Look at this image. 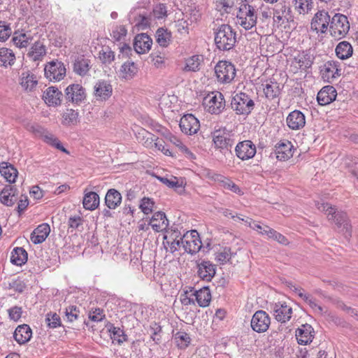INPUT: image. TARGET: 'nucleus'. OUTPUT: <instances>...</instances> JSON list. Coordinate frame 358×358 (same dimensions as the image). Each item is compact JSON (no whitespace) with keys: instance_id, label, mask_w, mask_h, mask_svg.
Masks as SVG:
<instances>
[{"instance_id":"1","label":"nucleus","mask_w":358,"mask_h":358,"mask_svg":"<svg viewBox=\"0 0 358 358\" xmlns=\"http://www.w3.org/2000/svg\"><path fill=\"white\" fill-rule=\"evenodd\" d=\"M255 103L245 92H238L233 96L231 101V109L236 115L248 116L255 108Z\"/></svg>"},{"instance_id":"2","label":"nucleus","mask_w":358,"mask_h":358,"mask_svg":"<svg viewBox=\"0 0 358 358\" xmlns=\"http://www.w3.org/2000/svg\"><path fill=\"white\" fill-rule=\"evenodd\" d=\"M350 29L348 17L340 13H336L330 20L329 33L335 40L345 37Z\"/></svg>"},{"instance_id":"3","label":"nucleus","mask_w":358,"mask_h":358,"mask_svg":"<svg viewBox=\"0 0 358 358\" xmlns=\"http://www.w3.org/2000/svg\"><path fill=\"white\" fill-rule=\"evenodd\" d=\"M236 17V23L245 29L252 28L256 24L257 20L255 9L246 3L240 6Z\"/></svg>"},{"instance_id":"4","label":"nucleus","mask_w":358,"mask_h":358,"mask_svg":"<svg viewBox=\"0 0 358 358\" xmlns=\"http://www.w3.org/2000/svg\"><path fill=\"white\" fill-rule=\"evenodd\" d=\"M181 244L185 251L191 255L198 252L202 247L199 233L196 230L185 233L181 238Z\"/></svg>"},{"instance_id":"5","label":"nucleus","mask_w":358,"mask_h":358,"mask_svg":"<svg viewBox=\"0 0 358 358\" xmlns=\"http://www.w3.org/2000/svg\"><path fill=\"white\" fill-rule=\"evenodd\" d=\"M215 73L218 81L229 83L236 76V69L229 62L220 61L215 66Z\"/></svg>"},{"instance_id":"6","label":"nucleus","mask_w":358,"mask_h":358,"mask_svg":"<svg viewBox=\"0 0 358 358\" xmlns=\"http://www.w3.org/2000/svg\"><path fill=\"white\" fill-rule=\"evenodd\" d=\"M294 15L288 3L282 1L275 6L273 10V22L278 25L294 22Z\"/></svg>"},{"instance_id":"7","label":"nucleus","mask_w":358,"mask_h":358,"mask_svg":"<svg viewBox=\"0 0 358 358\" xmlns=\"http://www.w3.org/2000/svg\"><path fill=\"white\" fill-rule=\"evenodd\" d=\"M320 75L324 82L332 83L341 76L340 63L336 61H328L320 66Z\"/></svg>"},{"instance_id":"8","label":"nucleus","mask_w":358,"mask_h":358,"mask_svg":"<svg viewBox=\"0 0 358 358\" xmlns=\"http://www.w3.org/2000/svg\"><path fill=\"white\" fill-rule=\"evenodd\" d=\"M45 76L50 81H59L66 76V68L62 62L52 61L45 65Z\"/></svg>"},{"instance_id":"9","label":"nucleus","mask_w":358,"mask_h":358,"mask_svg":"<svg viewBox=\"0 0 358 358\" xmlns=\"http://www.w3.org/2000/svg\"><path fill=\"white\" fill-rule=\"evenodd\" d=\"M204 104L211 114H220L225 107V101L222 93L216 92L204 99Z\"/></svg>"},{"instance_id":"10","label":"nucleus","mask_w":358,"mask_h":358,"mask_svg":"<svg viewBox=\"0 0 358 358\" xmlns=\"http://www.w3.org/2000/svg\"><path fill=\"white\" fill-rule=\"evenodd\" d=\"M215 45H234L236 34L228 24H222L215 32Z\"/></svg>"},{"instance_id":"11","label":"nucleus","mask_w":358,"mask_h":358,"mask_svg":"<svg viewBox=\"0 0 358 358\" xmlns=\"http://www.w3.org/2000/svg\"><path fill=\"white\" fill-rule=\"evenodd\" d=\"M64 97L67 102L80 105L86 99L85 89L79 84H71L66 88Z\"/></svg>"},{"instance_id":"12","label":"nucleus","mask_w":358,"mask_h":358,"mask_svg":"<svg viewBox=\"0 0 358 358\" xmlns=\"http://www.w3.org/2000/svg\"><path fill=\"white\" fill-rule=\"evenodd\" d=\"M271 319L264 310H257L253 315L250 325L253 331L257 333L266 331L270 326Z\"/></svg>"},{"instance_id":"13","label":"nucleus","mask_w":358,"mask_h":358,"mask_svg":"<svg viewBox=\"0 0 358 358\" xmlns=\"http://www.w3.org/2000/svg\"><path fill=\"white\" fill-rule=\"evenodd\" d=\"M256 152L257 149L255 145L250 140L239 142L235 148L236 157L242 161L253 158Z\"/></svg>"},{"instance_id":"14","label":"nucleus","mask_w":358,"mask_h":358,"mask_svg":"<svg viewBox=\"0 0 358 358\" xmlns=\"http://www.w3.org/2000/svg\"><path fill=\"white\" fill-rule=\"evenodd\" d=\"M213 141L215 147L219 149L221 152L225 154L226 152L229 151L231 153V150L234 140L228 134L221 132L220 131H215L213 133Z\"/></svg>"},{"instance_id":"15","label":"nucleus","mask_w":358,"mask_h":358,"mask_svg":"<svg viewBox=\"0 0 358 358\" xmlns=\"http://www.w3.org/2000/svg\"><path fill=\"white\" fill-rule=\"evenodd\" d=\"M331 17L329 13L324 10H320L315 13L311 21V29L317 33L324 34L328 30Z\"/></svg>"},{"instance_id":"16","label":"nucleus","mask_w":358,"mask_h":358,"mask_svg":"<svg viewBox=\"0 0 358 358\" xmlns=\"http://www.w3.org/2000/svg\"><path fill=\"white\" fill-rule=\"evenodd\" d=\"M179 125L181 131L188 135L196 134L200 128L199 121L192 114L183 115Z\"/></svg>"},{"instance_id":"17","label":"nucleus","mask_w":358,"mask_h":358,"mask_svg":"<svg viewBox=\"0 0 358 358\" xmlns=\"http://www.w3.org/2000/svg\"><path fill=\"white\" fill-rule=\"evenodd\" d=\"M198 276L204 281L210 282L216 273V266L210 261L202 260L197 264Z\"/></svg>"},{"instance_id":"18","label":"nucleus","mask_w":358,"mask_h":358,"mask_svg":"<svg viewBox=\"0 0 358 358\" xmlns=\"http://www.w3.org/2000/svg\"><path fill=\"white\" fill-rule=\"evenodd\" d=\"M112 85L105 80H99L94 87V95L96 100H106L112 95Z\"/></svg>"},{"instance_id":"19","label":"nucleus","mask_w":358,"mask_h":358,"mask_svg":"<svg viewBox=\"0 0 358 358\" xmlns=\"http://www.w3.org/2000/svg\"><path fill=\"white\" fill-rule=\"evenodd\" d=\"M296 337L299 344L307 345L311 343L314 338V329L310 324H302L296 329Z\"/></svg>"},{"instance_id":"20","label":"nucleus","mask_w":358,"mask_h":358,"mask_svg":"<svg viewBox=\"0 0 358 358\" xmlns=\"http://www.w3.org/2000/svg\"><path fill=\"white\" fill-rule=\"evenodd\" d=\"M17 195L15 186L7 185L0 192V201L6 206H13L17 199Z\"/></svg>"},{"instance_id":"21","label":"nucleus","mask_w":358,"mask_h":358,"mask_svg":"<svg viewBox=\"0 0 358 358\" xmlns=\"http://www.w3.org/2000/svg\"><path fill=\"white\" fill-rule=\"evenodd\" d=\"M35 131L36 134L41 136L44 142L50 144L53 147H55L57 149L64 153H69L68 150L62 145L59 139L56 138L52 133L49 132L41 127H38Z\"/></svg>"},{"instance_id":"22","label":"nucleus","mask_w":358,"mask_h":358,"mask_svg":"<svg viewBox=\"0 0 358 358\" xmlns=\"http://www.w3.org/2000/svg\"><path fill=\"white\" fill-rule=\"evenodd\" d=\"M337 96L336 89L331 85L323 87L317 93V100L320 105L326 106L334 101Z\"/></svg>"},{"instance_id":"23","label":"nucleus","mask_w":358,"mask_h":358,"mask_svg":"<svg viewBox=\"0 0 358 358\" xmlns=\"http://www.w3.org/2000/svg\"><path fill=\"white\" fill-rule=\"evenodd\" d=\"M286 121L289 128L292 130L302 129L306 124L304 114L298 110L291 112L287 117Z\"/></svg>"},{"instance_id":"24","label":"nucleus","mask_w":358,"mask_h":358,"mask_svg":"<svg viewBox=\"0 0 358 358\" xmlns=\"http://www.w3.org/2000/svg\"><path fill=\"white\" fill-rule=\"evenodd\" d=\"M63 94L58 88L55 87H49L45 92L43 99L48 106H57L62 103Z\"/></svg>"},{"instance_id":"25","label":"nucleus","mask_w":358,"mask_h":358,"mask_svg":"<svg viewBox=\"0 0 358 358\" xmlns=\"http://www.w3.org/2000/svg\"><path fill=\"white\" fill-rule=\"evenodd\" d=\"M274 316L277 321L285 323L292 317V308L287 306L286 303H275L273 306Z\"/></svg>"},{"instance_id":"26","label":"nucleus","mask_w":358,"mask_h":358,"mask_svg":"<svg viewBox=\"0 0 358 358\" xmlns=\"http://www.w3.org/2000/svg\"><path fill=\"white\" fill-rule=\"evenodd\" d=\"M329 220H334L338 228L340 229L341 231L346 234V236L348 235H350V225L349 224L348 218L345 213L343 211H337L336 209L335 214L331 215Z\"/></svg>"},{"instance_id":"27","label":"nucleus","mask_w":358,"mask_h":358,"mask_svg":"<svg viewBox=\"0 0 358 358\" xmlns=\"http://www.w3.org/2000/svg\"><path fill=\"white\" fill-rule=\"evenodd\" d=\"M293 145L291 142L286 141L278 143L275 146V155L280 161H285L293 156Z\"/></svg>"},{"instance_id":"28","label":"nucleus","mask_w":358,"mask_h":358,"mask_svg":"<svg viewBox=\"0 0 358 358\" xmlns=\"http://www.w3.org/2000/svg\"><path fill=\"white\" fill-rule=\"evenodd\" d=\"M50 232L48 224L43 223L38 225L31 234L30 239L34 244L42 243Z\"/></svg>"},{"instance_id":"29","label":"nucleus","mask_w":358,"mask_h":358,"mask_svg":"<svg viewBox=\"0 0 358 358\" xmlns=\"http://www.w3.org/2000/svg\"><path fill=\"white\" fill-rule=\"evenodd\" d=\"M149 224L154 231L159 232L166 229L169 225V221L164 213L158 211L152 215Z\"/></svg>"},{"instance_id":"30","label":"nucleus","mask_w":358,"mask_h":358,"mask_svg":"<svg viewBox=\"0 0 358 358\" xmlns=\"http://www.w3.org/2000/svg\"><path fill=\"white\" fill-rule=\"evenodd\" d=\"M32 331L28 324L19 325L13 334L14 339L20 345L27 343L31 338Z\"/></svg>"},{"instance_id":"31","label":"nucleus","mask_w":358,"mask_h":358,"mask_svg":"<svg viewBox=\"0 0 358 358\" xmlns=\"http://www.w3.org/2000/svg\"><path fill=\"white\" fill-rule=\"evenodd\" d=\"M73 71L80 76H85L90 69V60L85 58L84 55L78 56L73 64Z\"/></svg>"},{"instance_id":"32","label":"nucleus","mask_w":358,"mask_h":358,"mask_svg":"<svg viewBox=\"0 0 358 358\" xmlns=\"http://www.w3.org/2000/svg\"><path fill=\"white\" fill-rule=\"evenodd\" d=\"M122 199L121 194L117 189L111 188L105 196V204L109 209L115 210L121 204Z\"/></svg>"},{"instance_id":"33","label":"nucleus","mask_w":358,"mask_h":358,"mask_svg":"<svg viewBox=\"0 0 358 358\" xmlns=\"http://www.w3.org/2000/svg\"><path fill=\"white\" fill-rule=\"evenodd\" d=\"M0 173L9 183L15 182L18 174L17 169L13 165L5 162L0 164Z\"/></svg>"},{"instance_id":"34","label":"nucleus","mask_w":358,"mask_h":358,"mask_svg":"<svg viewBox=\"0 0 358 358\" xmlns=\"http://www.w3.org/2000/svg\"><path fill=\"white\" fill-rule=\"evenodd\" d=\"M195 299L201 307H206L209 305L211 300V294L208 287H203L199 290L195 291L193 294Z\"/></svg>"},{"instance_id":"35","label":"nucleus","mask_w":358,"mask_h":358,"mask_svg":"<svg viewBox=\"0 0 358 358\" xmlns=\"http://www.w3.org/2000/svg\"><path fill=\"white\" fill-rule=\"evenodd\" d=\"M83 207L86 210H94L99 205V196L94 192L86 193L83 200Z\"/></svg>"},{"instance_id":"36","label":"nucleus","mask_w":358,"mask_h":358,"mask_svg":"<svg viewBox=\"0 0 358 358\" xmlns=\"http://www.w3.org/2000/svg\"><path fill=\"white\" fill-rule=\"evenodd\" d=\"M263 90L266 97L270 100L277 98L281 92L280 84L271 80L266 83Z\"/></svg>"},{"instance_id":"37","label":"nucleus","mask_w":358,"mask_h":358,"mask_svg":"<svg viewBox=\"0 0 358 358\" xmlns=\"http://www.w3.org/2000/svg\"><path fill=\"white\" fill-rule=\"evenodd\" d=\"M27 261V252L23 248H15L11 252L10 262L17 266H22Z\"/></svg>"},{"instance_id":"38","label":"nucleus","mask_w":358,"mask_h":358,"mask_svg":"<svg viewBox=\"0 0 358 358\" xmlns=\"http://www.w3.org/2000/svg\"><path fill=\"white\" fill-rule=\"evenodd\" d=\"M32 36L29 31L17 30L13 33L12 41L14 45H24V43H32Z\"/></svg>"},{"instance_id":"39","label":"nucleus","mask_w":358,"mask_h":358,"mask_svg":"<svg viewBox=\"0 0 358 358\" xmlns=\"http://www.w3.org/2000/svg\"><path fill=\"white\" fill-rule=\"evenodd\" d=\"M313 0H292L294 10L300 15L308 13L313 8Z\"/></svg>"},{"instance_id":"40","label":"nucleus","mask_w":358,"mask_h":358,"mask_svg":"<svg viewBox=\"0 0 358 358\" xmlns=\"http://www.w3.org/2000/svg\"><path fill=\"white\" fill-rule=\"evenodd\" d=\"M203 60V57L202 55H193L186 59V64L183 70L196 72L200 69L201 63Z\"/></svg>"},{"instance_id":"41","label":"nucleus","mask_w":358,"mask_h":358,"mask_svg":"<svg viewBox=\"0 0 358 358\" xmlns=\"http://www.w3.org/2000/svg\"><path fill=\"white\" fill-rule=\"evenodd\" d=\"M295 62L299 64V68L306 70L311 67L313 63V57L303 51L297 57H294Z\"/></svg>"},{"instance_id":"42","label":"nucleus","mask_w":358,"mask_h":358,"mask_svg":"<svg viewBox=\"0 0 358 358\" xmlns=\"http://www.w3.org/2000/svg\"><path fill=\"white\" fill-rule=\"evenodd\" d=\"M15 59V57L13 50L4 47L0 48V66L11 65L13 64Z\"/></svg>"},{"instance_id":"43","label":"nucleus","mask_w":358,"mask_h":358,"mask_svg":"<svg viewBox=\"0 0 358 358\" xmlns=\"http://www.w3.org/2000/svg\"><path fill=\"white\" fill-rule=\"evenodd\" d=\"M178 231H173L168 238L167 236H164L165 242H164V245H168L169 247V251L171 253L175 252L178 250V247L181 245V238L180 239H177L178 237Z\"/></svg>"},{"instance_id":"44","label":"nucleus","mask_w":358,"mask_h":358,"mask_svg":"<svg viewBox=\"0 0 358 358\" xmlns=\"http://www.w3.org/2000/svg\"><path fill=\"white\" fill-rule=\"evenodd\" d=\"M36 77L29 72L23 73L21 78V85L27 90H32L37 85Z\"/></svg>"},{"instance_id":"45","label":"nucleus","mask_w":358,"mask_h":358,"mask_svg":"<svg viewBox=\"0 0 358 358\" xmlns=\"http://www.w3.org/2000/svg\"><path fill=\"white\" fill-rule=\"evenodd\" d=\"M78 122V112L73 109H66L63 114L62 124L66 126L75 125Z\"/></svg>"},{"instance_id":"46","label":"nucleus","mask_w":358,"mask_h":358,"mask_svg":"<svg viewBox=\"0 0 358 358\" xmlns=\"http://www.w3.org/2000/svg\"><path fill=\"white\" fill-rule=\"evenodd\" d=\"M174 341L180 349L186 348L190 343L191 338L185 331H178L174 335Z\"/></svg>"},{"instance_id":"47","label":"nucleus","mask_w":358,"mask_h":358,"mask_svg":"<svg viewBox=\"0 0 358 358\" xmlns=\"http://www.w3.org/2000/svg\"><path fill=\"white\" fill-rule=\"evenodd\" d=\"M134 22L138 29L145 30L150 25L151 15H147L145 13H139L135 17Z\"/></svg>"},{"instance_id":"48","label":"nucleus","mask_w":358,"mask_h":358,"mask_svg":"<svg viewBox=\"0 0 358 358\" xmlns=\"http://www.w3.org/2000/svg\"><path fill=\"white\" fill-rule=\"evenodd\" d=\"M99 59L103 64H110L115 59V52L110 46H102L99 51Z\"/></svg>"},{"instance_id":"49","label":"nucleus","mask_w":358,"mask_h":358,"mask_svg":"<svg viewBox=\"0 0 358 358\" xmlns=\"http://www.w3.org/2000/svg\"><path fill=\"white\" fill-rule=\"evenodd\" d=\"M121 71L124 74L125 78H131L136 75L138 69L134 62H125L121 69Z\"/></svg>"},{"instance_id":"50","label":"nucleus","mask_w":358,"mask_h":358,"mask_svg":"<svg viewBox=\"0 0 358 358\" xmlns=\"http://www.w3.org/2000/svg\"><path fill=\"white\" fill-rule=\"evenodd\" d=\"M46 54L45 46H31V50L27 54V56L34 61L41 60Z\"/></svg>"},{"instance_id":"51","label":"nucleus","mask_w":358,"mask_h":358,"mask_svg":"<svg viewBox=\"0 0 358 358\" xmlns=\"http://www.w3.org/2000/svg\"><path fill=\"white\" fill-rule=\"evenodd\" d=\"M157 42L159 44L169 43L171 38V33L166 29L159 28L155 34Z\"/></svg>"},{"instance_id":"52","label":"nucleus","mask_w":358,"mask_h":358,"mask_svg":"<svg viewBox=\"0 0 358 358\" xmlns=\"http://www.w3.org/2000/svg\"><path fill=\"white\" fill-rule=\"evenodd\" d=\"M336 56L341 59L350 57L353 53L352 46H336Z\"/></svg>"},{"instance_id":"53","label":"nucleus","mask_w":358,"mask_h":358,"mask_svg":"<svg viewBox=\"0 0 358 358\" xmlns=\"http://www.w3.org/2000/svg\"><path fill=\"white\" fill-rule=\"evenodd\" d=\"M154 206L155 202L152 199L143 197L141 201L139 208L144 214L148 215L152 212Z\"/></svg>"},{"instance_id":"54","label":"nucleus","mask_w":358,"mask_h":358,"mask_svg":"<svg viewBox=\"0 0 358 358\" xmlns=\"http://www.w3.org/2000/svg\"><path fill=\"white\" fill-rule=\"evenodd\" d=\"M45 322L47 325L52 329L60 327L62 324L61 319L56 313H49L46 315Z\"/></svg>"},{"instance_id":"55","label":"nucleus","mask_w":358,"mask_h":358,"mask_svg":"<svg viewBox=\"0 0 358 358\" xmlns=\"http://www.w3.org/2000/svg\"><path fill=\"white\" fill-rule=\"evenodd\" d=\"M231 257V248L228 247L224 248V249L216 253L215 260L220 264H224L229 261Z\"/></svg>"},{"instance_id":"56","label":"nucleus","mask_w":358,"mask_h":358,"mask_svg":"<svg viewBox=\"0 0 358 358\" xmlns=\"http://www.w3.org/2000/svg\"><path fill=\"white\" fill-rule=\"evenodd\" d=\"M110 331L111 332L112 338L117 341L119 344L122 343L127 340V335L124 334V331L120 328L113 326L110 329Z\"/></svg>"},{"instance_id":"57","label":"nucleus","mask_w":358,"mask_h":358,"mask_svg":"<svg viewBox=\"0 0 358 358\" xmlns=\"http://www.w3.org/2000/svg\"><path fill=\"white\" fill-rule=\"evenodd\" d=\"M26 287V285L20 278L13 280L8 283V288L13 291L22 293Z\"/></svg>"},{"instance_id":"58","label":"nucleus","mask_w":358,"mask_h":358,"mask_svg":"<svg viewBox=\"0 0 358 358\" xmlns=\"http://www.w3.org/2000/svg\"><path fill=\"white\" fill-rule=\"evenodd\" d=\"M12 30L9 24L0 22V42L6 41L11 35Z\"/></svg>"},{"instance_id":"59","label":"nucleus","mask_w":358,"mask_h":358,"mask_svg":"<svg viewBox=\"0 0 358 358\" xmlns=\"http://www.w3.org/2000/svg\"><path fill=\"white\" fill-rule=\"evenodd\" d=\"M127 34V29H126L125 26L120 25L113 31L112 36L115 41L121 42L122 40L124 39Z\"/></svg>"},{"instance_id":"60","label":"nucleus","mask_w":358,"mask_h":358,"mask_svg":"<svg viewBox=\"0 0 358 358\" xmlns=\"http://www.w3.org/2000/svg\"><path fill=\"white\" fill-rule=\"evenodd\" d=\"M152 39L150 36L145 34L142 33L136 35L134 38L133 45H152Z\"/></svg>"},{"instance_id":"61","label":"nucleus","mask_w":358,"mask_h":358,"mask_svg":"<svg viewBox=\"0 0 358 358\" xmlns=\"http://www.w3.org/2000/svg\"><path fill=\"white\" fill-rule=\"evenodd\" d=\"M80 310L76 306H70L66 308L65 315L69 322H73L78 320Z\"/></svg>"},{"instance_id":"62","label":"nucleus","mask_w":358,"mask_h":358,"mask_svg":"<svg viewBox=\"0 0 358 358\" xmlns=\"http://www.w3.org/2000/svg\"><path fill=\"white\" fill-rule=\"evenodd\" d=\"M84 220L80 215L71 216L68 220L69 228L72 229H78L79 227L82 226Z\"/></svg>"},{"instance_id":"63","label":"nucleus","mask_w":358,"mask_h":358,"mask_svg":"<svg viewBox=\"0 0 358 358\" xmlns=\"http://www.w3.org/2000/svg\"><path fill=\"white\" fill-rule=\"evenodd\" d=\"M315 206L319 210L325 212L328 215V216H331L334 215V214H335L336 208L330 206L327 203H320L317 201L315 203Z\"/></svg>"},{"instance_id":"64","label":"nucleus","mask_w":358,"mask_h":358,"mask_svg":"<svg viewBox=\"0 0 358 358\" xmlns=\"http://www.w3.org/2000/svg\"><path fill=\"white\" fill-rule=\"evenodd\" d=\"M9 318L14 321H17L22 316V308L19 306H14L8 310Z\"/></svg>"}]
</instances>
